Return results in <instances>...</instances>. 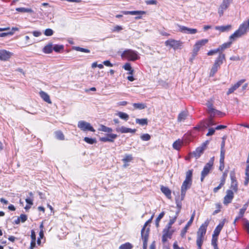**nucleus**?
Listing matches in <instances>:
<instances>
[{"instance_id":"51","label":"nucleus","mask_w":249,"mask_h":249,"mask_svg":"<svg viewBox=\"0 0 249 249\" xmlns=\"http://www.w3.org/2000/svg\"><path fill=\"white\" fill-rule=\"evenodd\" d=\"M177 218V215H175L174 218L170 219L168 224L166 225V227L171 228L172 225L175 222Z\"/></svg>"},{"instance_id":"19","label":"nucleus","mask_w":249,"mask_h":249,"mask_svg":"<svg viewBox=\"0 0 249 249\" xmlns=\"http://www.w3.org/2000/svg\"><path fill=\"white\" fill-rule=\"evenodd\" d=\"M133 160V157L131 154L124 155V158L122 159V161L124 163L123 167H126L127 166H128V162L131 161Z\"/></svg>"},{"instance_id":"55","label":"nucleus","mask_w":249,"mask_h":249,"mask_svg":"<svg viewBox=\"0 0 249 249\" xmlns=\"http://www.w3.org/2000/svg\"><path fill=\"white\" fill-rule=\"evenodd\" d=\"M244 228L246 230L247 232L249 234V222L248 220H245L244 224Z\"/></svg>"},{"instance_id":"25","label":"nucleus","mask_w":249,"mask_h":249,"mask_svg":"<svg viewBox=\"0 0 249 249\" xmlns=\"http://www.w3.org/2000/svg\"><path fill=\"white\" fill-rule=\"evenodd\" d=\"M225 60V54L223 53H220L219 54L218 56L215 60L214 63H215L217 64H219V65H221L224 60Z\"/></svg>"},{"instance_id":"7","label":"nucleus","mask_w":249,"mask_h":249,"mask_svg":"<svg viewBox=\"0 0 249 249\" xmlns=\"http://www.w3.org/2000/svg\"><path fill=\"white\" fill-rule=\"evenodd\" d=\"M209 141H206L205 142L203 143L201 146L197 147L195 151H194L192 154L194 156L196 159H198L203 153L204 150L206 149L207 145L208 144Z\"/></svg>"},{"instance_id":"50","label":"nucleus","mask_w":249,"mask_h":249,"mask_svg":"<svg viewBox=\"0 0 249 249\" xmlns=\"http://www.w3.org/2000/svg\"><path fill=\"white\" fill-rule=\"evenodd\" d=\"M231 188L232 189V190L235 192H236L238 190V183L237 181H232L231 182Z\"/></svg>"},{"instance_id":"2","label":"nucleus","mask_w":249,"mask_h":249,"mask_svg":"<svg viewBox=\"0 0 249 249\" xmlns=\"http://www.w3.org/2000/svg\"><path fill=\"white\" fill-rule=\"evenodd\" d=\"M121 57L123 59H126L128 61H134L138 60L140 57L138 53L131 49H126L121 54Z\"/></svg>"},{"instance_id":"40","label":"nucleus","mask_w":249,"mask_h":249,"mask_svg":"<svg viewBox=\"0 0 249 249\" xmlns=\"http://www.w3.org/2000/svg\"><path fill=\"white\" fill-rule=\"evenodd\" d=\"M217 239L218 236H214L213 235L212 239V245L213 246L214 249H219L217 246Z\"/></svg>"},{"instance_id":"29","label":"nucleus","mask_w":249,"mask_h":249,"mask_svg":"<svg viewBox=\"0 0 249 249\" xmlns=\"http://www.w3.org/2000/svg\"><path fill=\"white\" fill-rule=\"evenodd\" d=\"M220 65H219V64H217L215 63H214L211 70L210 76H213L215 74V73L217 71L218 68H220Z\"/></svg>"},{"instance_id":"56","label":"nucleus","mask_w":249,"mask_h":249,"mask_svg":"<svg viewBox=\"0 0 249 249\" xmlns=\"http://www.w3.org/2000/svg\"><path fill=\"white\" fill-rule=\"evenodd\" d=\"M18 218H20V221L22 222V223H24L25 221H26L27 219V216L26 214H21L19 217H18Z\"/></svg>"},{"instance_id":"63","label":"nucleus","mask_w":249,"mask_h":249,"mask_svg":"<svg viewBox=\"0 0 249 249\" xmlns=\"http://www.w3.org/2000/svg\"><path fill=\"white\" fill-rule=\"evenodd\" d=\"M173 249H185L183 247H179L177 244V242H175L173 244Z\"/></svg>"},{"instance_id":"18","label":"nucleus","mask_w":249,"mask_h":249,"mask_svg":"<svg viewBox=\"0 0 249 249\" xmlns=\"http://www.w3.org/2000/svg\"><path fill=\"white\" fill-rule=\"evenodd\" d=\"M208 42L207 39H203L197 41L194 46V49L196 51H199L200 48L206 44Z\"/></svg>"},{"instance_id":"22","label":"nucleus","mask_w":249,"mask_h":249,"mask_svg":"<svg viewBox=\"0 0 249 249\" xmlns=\"http://www.w3.org/2000/svg\"><path fill=\"white\" fill-rule=\"evenodd\" d=\"M231 28V25H227L225 26H217L215 27V29L218 30L221 32H228Z\"/></svg>"},{"instance_id":"39","label":"nucleus","mask_w":249,"mask_h":249,"mask_svg":"<svg viewBox=\"0 0 249 249\" xmlns=\"http://www.w3.org/2000/svg\"><path fill=\"white\" fill-rule=\"evenodd\" d=\"M55 137L59 140H64L65 136L61 131H56L55 132Z\"/></svg>"},{"instance_id":"49","label":"nucleus","mask_w":249,"mask_h":249,"mask_svg":"<svg viewBox=\"0 0 249 249\" xmlns=\"http://www.w3.org/2000/svg\"><path fill=\"white\" fill-rule=\"evenodd\" d=\"M74 50L77 51H79L81 52L86 53H90V50L87 49H85L83 48H81L80 47H75Z\"/></svg>"},{"instance_id":"1","label":"nucleus","mask_w":249,"mask_h":249,"mask_svg":"<svg viewBox=\"0 0 249 249\" xmlns=\"http://www.w3.org/2000/svg\"><path fill=\"white\" fill-rule=\"evenodd\" d=\"M249 30V19L241 24L238 29L230 36V40L234 41L246 34Z\"/></svg>"},{"instance_id":"42","label":"nucleus","mask_w":249,"mask_h":249,"mask_svg":"<svg viewBox=\"0 0 249 249\" xmlns=\"http://www.w3.org/2000/svg\"><path fill=\"white\" fill-rule=\"evenodd\" d=\"M222 112L215 109V108H213V110H212V111L210 112L209 114L210 115V116L211 117H214L215 115H220L222 114Z\"/></svg>"},{"instance_id":"16","label":"nucleus","mask_w":249,"mask_h":249,"mask_svg":"<svg viewBox=\"0 0 249 249\" xmlns=\"http://www.w3.org/2000/svg\"><path fill=\"white\" fill-rule=\"evenodd\" d=\"M117 137V135L115 134H107V137L100 138V141L103 142H114V139Z\"/></svg>"},{"instance_id":"24","label":"nucleus","mask_w":249,"mask_h":249,"mask_svg":"<svg viewBox=\"0 0 249 249\" xmlns=\"http://www.w3.org/2000/svg\"><path fill=\"white\" fill-rule=\"evenodd\" d=\"M160 190L168 198H171V191L167 187L161 186Z\"/></svg>"},{"instance_id":"60","label":"nucleus","mask_w":249,"mask_h":249,"mask_svg":"<svg viewBox=\"0 0 249 249\" xmlns=\"http://www.w3.org/2000/svg\"><path fill=\"white\" fill-rule=\"evenodd\" d=\"M207 106L208 108V112L209 114L212 110H213L214 108L213 107V105L210 103H208Z\"/></svg>"},{"instance_id":"61","label":"nucleus","mask_w":249,"mask_h":249,"mask_svg":"<svg viewBox=\"0 0 249 249\" xmlns=\"http://www.w3.org/2000/svg\"><path fill=\"white\" fill-rule=\"evenodd\" d=\"M157 1L155 0H149L146 1V3L148 5H154L157 4Z\"/></svg>"},{"instance_id":"62","label":"nucleus","mask_w":249,"mask_h":249,"mask_svg":"<svg viewBox=\"0 0 249 249\" xmlns=\"http://www.w3.org/2000/svg\"><path fill=\"white\" fill-rule=\"evenodd\" d=\"M31 239H32L31 241H36V233H35V232L34 231H33V230L31 231Z\"/></svg>"},{"instance_id":"54","label":"nucleus","mask_w":249,"mask_h":249,"mask_svg":"<svg viewBox=\"0 0 249 249\" xmlns=\"http://www.w3.org/2000/svg\"><path fill=\"white\" fill-rule=\"evenodd\" d=\"M53 34V31L51 29H47L45 30L44 32V34L46 36H52Z\"/></svg>"},{"instance_id":"4","label":"nucleus","mask_w":249,"mask_h":249,"mask_svg":"<svg viewBox=\"0 0 249 249\" xmlns=\"http://www.w3.org/2000/svg\"><path fill=\"white\" fill-rule=\"evenodd\" d=\"M209 224V220L207 219L199 227L197 232L196 241H204V236L205 235L207 228Z\"/></svg>"},{"instance_id":"52","label":"nucleus","mask_w":249,"mask_h":249,"mask_svg":"<svg viewBox=\"0 0 249 249\" xmlns=\"http://www.w3.org/2000/svg\"><path fill=\"white\" fill-rule=\"evenodd\" d=\"M141 138L142 141H147L150 139L151 136L148 134H144L141 135Z\"/></svg>"},{"instance_id":"58","label":"nucleus","mask_w":249,"mask_h":249,"mask_svg":"<svg viewBox=\"0 0 249 249\" xmlns=\"http://www.w3.org/2000/svg\"><path fill=\"white\" fill-rule=\"evenodd\" d=\"M215 129L213 128H210L209 129L208 132L206 134L207 136L213 135L215 132Z\"/></svg>"},{"instance_id":"12","label":"nucleus","mask_w":249,"mask_h":249,"mask_svg":"<svg viewBox=\"0 0 249 249\" xmlns=\"http://www.w3.org/2000/svg\"><path fill=\"white\" fill-rule=\"evenodd\" d=\"M13 53L5 50H0V60L6 61L8 60Z\"/></svg>"},{"instance_id":"44","label":"nucleus","mask_w":249,"mask_h":249,"mask_svg":"<svg viewBox=\"0 0 249 249\" xmlns=\"http://www.w3.org/2000/svg\"><path fill=\"white\" fill-rule=\"evenodd\" d=\"M164 212H161L158 216V217L156 219L155 224L157 227H158L159 226V222L161 219L164 216Z\"/></svg>"},{"instance_id":"59","label":"nucleus","mask_w":249,"mask_h":249,"mask_svg":"<svg viewBox=\"0 0 249 249\" xmlns=\"http://www.w3.org/2000/svg\"><path fill=\"white\" fill-rule=\"evenodd\" d=\"M230 177L231 179V181H237L236 179V177L235 175V173L233 172H231L230 173Z\"/></svg>"},{"instance_id":"26","label":"nucleus","mask_w":249,"mask_h":249,"mask_svg":"<svg viewBox=\"0 0 249 249\" xmlns=\"http://www.w3.org/2000/svg\"><path fill=\"white\" fill-rule=\"evenodd\" d=\"M142 239L143 241V249H147V241L148 238V231L146 232L145 234L142 233Z\"/></svg>"},{"instance_id":"34","label":"nucleus","mask_w":249,"mask_h":249,"mask_svg":"<svg viewBox=\"0 0 249 249\" xmlns=\"http://www.w3.org/2000/svg\"><path fill=\"white\" fill-rule=\"evenodd\" d=\"M16 10L18 12L21 13H33V11L32 9L24 7L17 8Z\"/></svg>"},{"instance_id":"28","label":"nucleus","mask_w":249,"mask_h":249,"mask_svg":"<svg viewBox=\"0 0 249 249\" xmlns=\"http://www.w3.org/2000/svg\"><path fill=\"white\" fill-rule=\"evenodd\" d=\"M183 144V141L180 139H178L173 144V147L174 149L179 150Z\"/></svg>"},{"instance_id":"21","label":"nucleus","mask_w":249,"mask_h":249,"mask_svg":"<svg viewBox=\"0 0 249 249\" xmlns=\"http://www.w3.org/2000/svg\"><path fill=\"white\" fill-rule=\"evenodd\" d=\"M225 222L223 220V221L221 222L215 228L213 233V235L214 236H218L222 229L224 225Z\"/></svg>"},{"instance_id":"30","label":"nucleus","mask_w":249,"mask_h":249,"mask_svg":"<svg viewBox=\"0 0 249 249\" xmlns=\"http://www.w3.org/2000/svg\"><path fill=\"white\" fill-rule=\"evenodd\" d=\"M132 105L135 109H143L146 107V104L142 103H133Z\"/></svg>"},{"instance_id":"35","label":"nucleus","mask_w":249,"mask_h":249,"mask_svg":"<svg viewBox=\"0 0 249 249\" xmlns=\"http://www.w3.org/2000/svg\"><path fill=\"white\" fill-rule=\"evenodd\" d=\"M232 41L231 40L230 42L225 43L222 45L220 46L218 48L220 50V52H222L225 49L229 48L231 46Z\"/></svg>"},{"instance_id":"9","label":"nucleus","mask_w":249,"mask_h":249,"mask_svg":"<svg viewBox=\"0 0 249 249\" xmlns=\"http://www.w3.org/2000/svg\"><path fill=\"white\" fill-rule=\"evenodd\" d=\"M166 46H169L174 50L178 49L182 45V42L174 39H169L165 41Z\"/></svg>"},{"instance_id":"36","label":"nucleus","mask_w":249,"mask_h":249,"mask_svg":"<svg viewBox=\"0 0 249 249\" xmlns=\"http://www.w3.org/2000/svg\"><path fill=\"white\" fill-rule=\"evenodd\" d=\"M53 47L52 44H48L45 46L43 49V51L45 53H50L52 52Z\"/></svg>"},{"instance_id":"31","label":"nucleus","mask_w":249,"mask_h":249,"mask_svg":"<svg viewBox=\"0 0 249 249\" xmlns=\"http://www.w3.org/2000/svg\"><path fill=\"white\" fill-rule=\"evenodd\" d=\"M116 115L119 116L121 119H123L126 121H127L129 119V115L124 112L120 111L117 112Z\"/></svg>"},{"instance_id":"32","label":"nucleus","mask_w":249,"mask_h":249,"mask_svg":"<svg viewBox=\"0 0 249 249\" xmlns=\"http://www.w3.org/2000/svg\"><path fill=\"white\" fill-rule=\"evenodd\" d=\"M246 210V207L242 208V209H241L240 210L238 216H237L235 218V219H234V221L233 222L234 224H235V223H236V222L237 221H238L239 219H240L241 218H242Z\"/></svg>"},{"instance_id":"10","label":"nucleus","mask_w":249,"mask_h":249,"mask_svg":"<svg viewBox=\"0 0 249 249\" xmlns=\"http://www.w3.org/2000/svg\"><path fill=\"white\" fill-rule=\"evenodd\" d=\"M192 181L186 179H185V180L183 181L181 186V196L182 199L184 198L186 194V190L190 188L192 184Z\"/></svg>"},{"instance_id":"53","label":"nucleus","mask_w":249,"mask_h":249,"mask_svg":"<svg viewBox=\"0 0 249 249\" xmlns=\"http://www.w3.org/2000/svg\"><path fill=\"white\" fill-rule=\"evenodd\" d=\"M221 53L220 51V50L219 49V48H217L216 49H214V50H211L208 53H207V54L208 55H212L215 53Z\"/></svg>"},{"instance_id":"41","label":"nucleus","mask_w":249,"mask_h":249,"mask_svg":"<svg viewBox=\"0 0 249 249\" xmlns=\"http://www.w3.org/2000/svg\"><path fill=\"white\" fill-rule=\"evenodd\" d=\"M133 248V246L130 243H125L121 245L119 249H132Z\"/></svg>"},{"instance_id":"5","label":"nucleus","mask_w":249,"mask_h":249,"mask_svg":"<svg viewBox=\"0 0 249 249\" xmlns=\"http://www.w3.org/2000/svg\"><path fill=\"white\" fill-rule=\"evenodd\" d=\"M78 127L82 131H90L95 132V130L91 125L90 124L85 121H80L78 123Z\"/></svg>"},{"instance_id":"33","label":"nucleus","mask_w":249,"mask_h":249,"mask_svg":"<svg viewBox=\"0 0 249 249\" xmlns=\"http://www.w3.org/2000/svg\"><path fill=\"white\" fill-rule=\"evenodd\" d=\"M123 68L125 70L129 71L128 74H131V75L133 74L134 70L132 69L130 63H125L124 65Z\"/></svg>"},{"instance_id":"64","label":"nucleus","mask_w":249,"mask_h":249,"mask_svg":"<svg viewBox=\"0 0 249 249\" xmlns=\"http://www.w3.org/2000/svg\"><path fill=\"white\" fill-rule=\"evenodd\" d=\"M25 201L27 203L29 204L30 205H32L33 204V199L31 198H27L25 199Z\"/></svg>"},{"instance_id":"48","label":"nucleus","mask_w":249,"mask_h":249,"mask_svg":"<svg viewBox=\"0 0 249 249\" xmlns=\"http://www.w3.org/2000/svg\"><path fill=\"white\" fill-rule=\"evenodd\" d=\"M63 49L64 46L62 45H55L53 49L56 52H59Z\"/></svg>"},{"instance_id":"8","label":"nucleus","mask_w":249,"mask_h":249,"mask_svg":"<svg viewBox=\"0 0 249 249\" xmlns=\"http://www.w3.org/2000/svg\"><path fill=\"white\" fill-rule=\"evenodd\" d=\"M171 228L165 227L163 230V235L162 237V242L165 243L167 241V238H171L174 231Z\"/></svg>"},{"instance_id":"43","label":"nucleus","mask_w":249,"mask_h":249,"mask_svg":"<svg viewBox=\"0 0 249 249\" xmlns=\"http://www.w3.org/2000/svg\"><path fill=\"white\" fill-rule=\"evenodd\" d=\"M153 217V216H152L151 218L149 219L148 220H147L144 224V226L143 227V228L141 231V235H142V233H143L144 234H145L146 232L147 231H148V232L149 231L148 229H147V230L146 231H145V228L147 226V225L151 222Z\"/></svg>"},{"instance_id":"11","label":"nucleus","mask_w":249,"mask_h":249,"mask_svg":"<svg viewBox=\"0 0 249 249\" xmlns=\"http://www.w3.org/2000/svg\"><path fill=\"white\" fill-rule=\"evenodd\" d=\"M179 31L183 33L191 35L195 34L197 32L196 29L190 28L181 25L179 26Z\"/></svg>"},{"instance_id":"45","label":"nucleus","mask_w":249,"mask_h":249,"mask_svg":"<svg viewBox=\"0 0 249 249\" xmlns=\"http://www.w3.org/2000/svg\"><path fill=\"white\" fill-rule=\"evenodd\" d=\"M84 140L86 142L90 144H92L96 142L95 139L90 138L89 137H85Z\"/></svg>"},{"instance_id":"46","label":"nucleus","mask_w":249,"mask_h":249,"mask_svg":"<svg viewBox=\"0 0 249 249\" xmlns=\"http://www.w3.org/2000/svg\"><path fill=\"white\" fill-rule=\"evenodd\" d=\"M100 130L103 132H108V133L111 132L112 131V129L111 128L108 127L103 125H102L101 126V128Z\"/></svg>"},{"instance_id":"57","label":"nucleus","mask_w":249,"mask_h":249,"mask_svg":"<svg viewBox=\"0 0 249 249\" xmlns=\"http://www.w3.org/2000/svg\"><path fill=\"white\" fill-rule=\"evenodd\" d=\"M13 35V32H9L7 33H0V37H5L8 36H12Z\"/></svg>"},{"instance_id":"27","label":"nucleus","mask_w":249,"mask_h":249,"mask_svg":"<svg viewBox=\"0 0 249 249\" xmlns=\"http://www.w3.org/2000/svg\"><path fill=\"white\" fill-rule=\"evenodd\" d=\"M215 124L214 123L213 117L210 116V118L208 120L205 121L203 123V126L205 128H207L208 127H210L212 125H214Z\"/></svg>"},{"instance_id":"14","label":"nucleus","mask_w":249,"mask_h":249,"mask_svg":"<svg viewBox=\"0 0 249 249\" xmlns=\"http://www.w3.org/2000/svg\"><path fill=\"white\" fill-rule=\"evenodd\" d=\"M195 214H196V211H194L191 215V217L189 220V221L188 222V223H187V224L186 225V226H185V227L184 228V229L182 230L181 231V236L182 237L184 236L186 233L187 232V231L189 228V227L191 225V224H192L193 222V220L194 219V217L195 216Z\"/></svg>"},{"instance_id":"38","label":"nucleus","mask_w":249,"mask_h":249,"mask_svg":"<svg viewBox=\"0 0 249 249\" xmlns=\"http://www.w3.org/2000/svg\"><path fill=\"white\" fill-rule=\"evenodd\" d=\"M136 123L138 124L141 125H147L148 124V120L146 118L136 119Z\"/></svg>"},{"instance_id":"3","label":"nucleus","mask_w":249,"mask_h":249,"mask_svg":"<svg viewBox=\"0 0 249 249\" xmlns=\"http://www.w3.org/2000/svg\"><path fill=\"white\" fill-rule=\"evenodd\" d=\"M214 157L211 158L208 163L204 166L201 173V181H203L204 178L210 173V171L213 169Z\"/></svg>"},{"instance_id":"6","label":"nucleus","mask_w":249,"mask_h":249,"mask_svg":"<svg viewBox=\"0 0 249 249\" xmlns=\"http://www.w3.org/2000/svg\"><path fill=\"white\" fill-rule=\"evenodd\" d=\"M232 1L233 0H223L218 9V13L220 17L223 15L224 11L228 9Z\"/></svg>"},{"instance_id":"13","label":"nucleus","mask_w":249,"mask_h":249,"mask_svg":"<svg viewBox=\"0 0 249 249\" xmlns=\"http://www.w3.org/2000/svg\"><path fill=\"white\" fill-rule=\"evenodd\" d=\"M234 197V194L232 191L231 190H228L226 192V195L225 196L224 198V204H228L230 203Z\"/></svg>"},{"instance_id":"37","label":"nucleus","mask_w":249,"mask_h":249,"mask_svg":"<svg viewBox=\"0 0 249 249\" xmlns=\"http://www.w3.org/2000/svg\"><path fill=\"white\" fill-rule=\"evenodd\" d=\"M145 12L142 11H131V15H138L136 17V19H140L141 18V16L144 14Z\"/></svg>"},{"instance_id":"23","label":"nucleus","mask_w":249,"mask_h":249,"mask_svg":"<svg viewBox=\"0 0 249 249\" xmlns=\"http://www.w3.org/2000/svg\"><path fill=\"white\" fill-rule=\"evenodd\" d=\"M39 95L41 97V98L46 102L49 104L52 103L50 96L46 92L43 91H40L39 92Z\"/></svg>"},{"instance_id":"17","label":"nucleus","mask_w":249,"mask_h":249,"mask_svg":"<svg viewBox=\"0 0 249 249\" xmlns=\"http://www.w3.org/2000/svg\"><path fill=\"white\" fill-rule=\"evenodd\" d=\"M116 131L118 132H121L122 133H135L136 131L135 129H132L130 128H127L124 127V126H121L120 127H117L116 128Z\"/></svg>"},{"instance_id":"20","label":"nucleus","mask_w":249,"mask_h":249,"mask_svg":"<svg viewBox=\"0 0 249 249\" xmlns=\"http://www.w3.org/2000/svg\"><path fill=\"white\" fill-rule=\"evenodd\" d=\"M188 112L187 110L181 111L178 115V122H184L188 116Z\"/></svg>"},{"instance_id":"47","label":"nucleus","mask_w":249,"mask_h":249,"mask_svg":"<svg viewBox=\"0 0 249 249\" xmlns=\"http://www.w3.org/2000/svg\"><path fill=\"white\" fill-rule=\"evenodd\" d=\"M193 175V171L192 170H188L186 174V178L185 179L188 180L192 181V178Z\"/></svg>"},{"instance_id":"15","label":"nucleus","mask_w":249,"mask_h":249,"mask_svg":"<svg viewBox=\"0 0 249 249\" xmlns=\"http://www.w3.org/2000/svg\"><path fill=\"white\" fill-rule=\"evenodd\" d=\"M245 79H241L238 81L236 84L230 88L227 92V94L230 95L236 90L244 82Z\"/></svg>"}]
</instances>
